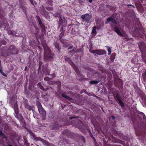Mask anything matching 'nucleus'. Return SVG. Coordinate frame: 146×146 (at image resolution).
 <instances>
[{"label": "nucleus", "mask_w": 146, "mask_h": 146, "mask_svg": "<svg viewBox=\"0 0 146 146\" xmlns=\"http://www.w3.org/2000/svg\"><path fill=\"white\" fill-rule=\"evenodd\" d=\"M54 54L52 53L50 49L45 50L44 53V60L48 61L52 60L54 58Z\"/></svg>", "instance_id": "f257e3e1"}, {"label": "nucleus", "mask_w": 146, "mask_h": 146, "mask_svg": "<svg viewBox=\"0 0 146 146\" xmlns=\"http://www.w3.org/2000/svg\"><path fill=\"white\" fill-rule=\"evenodd\" d=\"M36 104L40 113L43 119L44 120L46 116L45 111L43 109L41 104L39 101H36Z\"/></svg>", "instance_id": "f03ea898"}, {"label": "nucleus", "mask_w": 146, "mask_h": 146, "mask_svg": "<svg viewBox=\"0 0 146 146\" xmlns=\"http://www.w3.org/2000/svg\"><path fill=\"white\" fill-rule=\"evenodd\" d=\"M10 103L14 109L15 112L17 113L19 111V108L16 101V98L15 97H13L10 100Z\"/></svg>", "instance_id": "7ed1b4c3"}, {"label": "nucleus", "mask_w": 146, "mask_h": 146, "mask_svg": "<svg viewBox=\"0 0 146 146\" xmlns=\"http://www.w3.org/2000/svg\"><path fill=\"white\" fill-rule=\"evenodd\" d=\"M23 103H24V105L25 108L28 110L29 111H31L32 110L33 112V106H30L28 103V101L27 99L24 98L23 99Z\"/></svg>", "instance_id": "20e7f679"}, {"label": "nucleus", "mask_w": 146, "mask_h": 146, "mask_svg": "<svg viewBox=\"0 0 146 146\" xmlns=\"http://www.w3.org/2000/svg\"><path fill=\"white\" fill-rule=\"evenodd\" d=\"M36 18L37 19L39 25L40 26V28L41 29V31L42 33H45L46 31L45 27L44 25L42 22L40 17L39 16H36Z\"/></svg>", "instance_id": "39448f33"}, {"label": "nucleus", "mask_w": 146, "mask_h": 146, "mask_svg": "<svg viewBox=\"0 0 146 146\" xmlns=\"http://www.w3.org/2000/svg\"><path fill=\"white\" fill-rule=\"evenodd\" d=\"M14 115L16 118L19 119L20 120L21 122L24 123V125H26V123H25V121L21 114V113H19V111H18L17 113L16 112H15Z\"/></svg>", "instance_id": "423d86ee"}, {"label": "nucleus", "mask_w": 146, "mask_h": 146, "mask_svg": "<svg viewBox=\"0 0 146 146\" xmlns=\"http://www.w3.org/2000/svg\"><path fill=\"white\" fill-rule=\"evenodd\" d=\"M8 51L9 52L11 55L17 54V50L16 47L13 45H11L8 49Z\"/></svg>", "instance_id": "0eeeda50"}, {"label": "nucleus", "mask_w": 146, "mask_h": 146, "mask_svg": "<svg viewBox=\"0 0 146 146\" xmlns=\"http://www.w3.org/2000/svg\"><path fill=\"white\" fill-rule=\"evenodd\" d=\"M92 16L91 15H89L88 14H86L81 16V18L83 20V21L87 22L90 20Z\"/></svg>", "instance_id": "6e6552de"}, {"label": "nucleus", "mask_w": 146, "mask_h": 146, "mask_svg": "<svg viewBox=\"0 0 146 146\" xmlns=\"http://www.w3.org/2000/svg\"><path fill=\"white\" fill-rule=\"evenodd\" d=\"M67 21L65 20V18L62 16L61 17H60V18L59 24V25H66Z\"/></svg>", "instance_id": "1a4fd4ad"}, {"label": "nucleus", "mask_w": 146, "mask_h": 146, "mask_svg": "<svg viewBox=\"0 0 146 146\" xmlns=\"http://www.w3.org/2000/svg\"><path fill=\"white\" fill-rule=\"evenodd\" d=\"M42 72L45 75H49L50 70L48 69L46 65H43L42 66Z\"/></svg>", "instance_id": "9d476101"}, {"label": "nucleus", "mask_w": 146, "mask_h": 146, "mask_svg": "<svg viewBox=\"0 0 146 146\" xmlns=\"http://www.w3.org/2000/svg\"><path fill=\"white\" fill-rule=\"evenodd\" d=\"M139 47L141 52L143 51L146 52V45L143 42L139 45Z\"/></svg>", "instance_id": "9b49d317"}, {"label": "nucleus", "mask_w": 146, "mask_h": 146, "mask_svg": "<svg viewBox=\"0 0 146 146\" xmlns=\"http://www.w3.org/2000/svg\"><path fill=\"white\" fill-rule=\"evenodd\" d=\"M66 25H63L60 30V31L61 32L59 36L63 37L64 35V33L66 31Z\"/></svg>", "instance_id": "f8f14e48"}, {"label": "nucleus", "mask_w": 146, "mask_h": 146, "mask_svg": "<svg viewBox=\"0 0 146 146\" xmlns=\"http://www.w3.org/2000/svg\"><path fill=\"white\" fill-rule=\"evenodd\" d=\"M2 56L7 57L9 55H11L10 52L8 51V49L7 50H3L1 53Z\"/></svg>", "instance_id": "ddd939ff"}, {"label": "nucleus", "mask_w": 146, "mask_h": 146, "mask_svg": "<svg viewBox=\"0 0 146 146\" xmlns=\"http://www.w3.org/2000/svg\"><path fill=\"white\" fill-rule=\"evenodd\" d=\"M114 30L120 36H123V35L120 31V30L119 28L116 26H115L114 28Z\"/></svg>", "instance_id": "4468645a"}, {"label": "nucleus", "mask_w": 146, "mask_h": 146, "mask_svg": "<svg viewBox=\"0 0 146 146\" xmlns=\"http://www.w3.org/2000/svg\"><path fill=\"white\" fill-rule=\"evenodd\" d=\"M53 45L55 46V47L58 49V51L60 52V50L61 48L59 46V43H57L56 41H54L53 43Z\"/></svg>", "instance_id": "2eb2a0df"}, {"label": "nucleus", "mask_w": 146, "mask_h": 146, "mask_svg": "<svg viewBox=\"0 0 146 146\" xmlns=\"http://www.w3.org/2000/svg\"><path fill=\"white\" fill-rule=\"evenodd\" d=\"M73 26V27L72 28L71 31V33L72 34H74L76 32V30L75 29V27H76L77 28H78V27L77 25H69L68 26V29L69 28V27H70V26Z\"/></svg>", "instance_id": "dca6fc26"}, {"label": "nucleus", "mask_w": 146, "mask_h": 146, "mask_svg": "<svg viewBox=\"0 0 146 146\" xmlns=\"http://www.w3.org/2000/svg\"><path fill=\"white\" fill-rule=\"evenodd\" d=\"M31 134L35 141H41L42 138L39 137H36L35 135L33 133H31Z\"/></svg>", "instance_id": "f3484780"}, {"label": "nucleus", "mask_w": 146, "mask_h": 146, "mask_svg": "<svg viewBox=\"0 0 146 146\" xmlns=\"http://www.w3.org/2000/svg\"><path fill=\"white\" fill-rule=\"evenodd\" d=\"M107 21L108 22H109V21H111L113 23L115 24H117V22L115 20V19H114L113 18H112V17H109V18H108L107 19Z\"/></svg>", "instance_id": "a211bd4d"}, {"label": "nucleus", "mask_w": 146, "mask_h": 146, "mask_svg": "<svg viewBox=\"0 0 146 146\" xmlns=\"http://www.w3.org/2000/svg\"><path fill=\"white\" fill-rule=\"evenodd\" d=\"M134 34L135 35V36H141V35H140L139 30V29H135L134 32Z\"/></svg>", "instance_id": "6ab92c4d"}, {"label": "nucleus", "mask_w": 146, "mask_h": 146, "mask_svg": "<svg viewBox=\"0 0 146 146\" xmlns=\"http://www.w3.org/2000/svg\"><path fill=\"white\" fill-rule=\"evenodd\" d=\"M116 97H117V100L119 101V103H120V104L121 105V106H124V104L123 102L122 101V100L120 99V97L118 95H117V96H116Z\"/></svg>", "instance_id": "aec40b11"}, {"label": "nucleus", "mask_w": 146, "mask_h": 146, "mask_svg": "<svg viewBox=\"0 0 146 146\" xmlns=\"http://www.w3.org/2000/svg\"><path fill=\"white\" fill-rule=\"evenodd\" d=\"M61 96L67 99L68 100H72V98L69 97L67 95L65 94L64 93L62 94Z\"/></svg>", "instance_id": "412c9836"}, {"label": "nucleus", "mask_w": 146, "mask_h": 146, "mask_svg": "<svg viewBox=\"0 0 146 146\" xmlns=\"http://www.w3.org/2000/svg\"><path fill=\"white\" fill-rule=\"evenodd\" d=\"M100 81L99 80H92L90 81L89 83L90 84H97L100 82Z\"/></svg>", "instance_id": "4be33fe9"}, {"label": "nucleus", "mask_w": 146, "mask_h": 146, "mask_svg": "<svg viewBox=\"0 0 146 146\" xmlns=\"http://www.w3.org/2000/svg\"><path fill=\"white\" fill-rule=\"evenodd\" d=\"M97 27L96 26H94L93 28L92 31V35H96L97 33L96 30Z\"/></svg>", "instance_id": "5701e85b"}, {"label": "nucleus", "mask_w": 146, "mask_h": 146, "mask_svg": "<svg viewBox=\"0 0 146 146\" xmlns=\"http://www.w3.org/2000/svg\"><path fill=\"white\" fill-rule=\"evenodd\" d=\"M42 64H43V63L42 62H41V61H39V64H38L39 68L38 70V72H41V66H42Z\"/></svg>", "instance_id": "b1692460"}, {"label": "nucleus", "mask_w": 146, "mask_h": 146, "mask_svg": "<svg viewBox=\"0 0 146 146\" xmlns=\"http://www.w3.org/2000/svg\"><path fill=\"white\" fill-rule=\"evenodd\" d=\"M42 142L44 144H46L47 145V146H50V145H49L48 142L46 140L42 139L41 141H40ZM51 146H54L53 145H52Z\"/></svg>", "instance_id": "393cba45"}, {"label": "nucleus", "mask_w": 146, "mask_h": 146, "mask_svg": "<svg viewBox=\"0 0 146 146\" xmlns=\"http://www.w3.org/2000/svg\"><path fill=\"white\" fill-rule=\"evenodd\" d=\"M61 139L63 143H69L68 140L64 137H62Z\"/></svg>", "instance_id": "a878e982"}, {"label": "nucleus", "mask_w": 146, "mask_h": 146, "mask_svg": "<svg viewBox=\"0 0 146 146\" xmlns=\"http://www.w3.org/2000/svg\"><path fill=\"white\" fill-rule=\"evenodd\" d=\"M66 60L69 63L70 65H72L73 64V63L71 59L70 58H67L66 59Z\"/></svg>", "instance_id": "bb28decb"}, {"label": "nucleus", "mask_w": 146, "mask_h": 146, "mask_svg": "<svg viewBox=\"0 0 146 146\" xmlns=\"http://www.w3.org/2000/svg\"><path fill=\"white\" fill-rule=\"evenodd\" d=\"M0 136H1L3 138H5L6 140H7V138L6 137L3 133H2V131L0 130Z\"/></svg>", "instance_id": "cd10ccee"}, {"label": "nucleus", "mask_w": 146, "mask_h": 146, "mask_svg": "<svg viewBox=\"0 0 146 146\" xmlns=\"http://www.w3.org/2000/svg\"><path fill=\"white\" fill-rule=\"evenodd\" d=\"M106 6L107 8L109 9L111 11H113L114 9V8L113 7L109 5H107Z\"/></svg>", "instance_id": "c85d7f7f"}, {"label": "nucleus", "mask_w": 146, "mask_h": 146, "mask_svg": "<svg viewBox=\"0 0 146 146\" xmlns=\"http://www.w3.org/2000/svg\"><path fill=\"white\" fill-rule=\"evenodd\" d=\"M45 1H46V3L50 5H52L53 0H45Z\"/></svg>", "instance_id": "c756f323"}, {"label": "nucleus", "mask_w": 146, "mask_h": 146, "mask_svg": "<svg viewBox=\"0 0 146 146\" xmlns=\"http://www.w3.org/2000/svg\"><path fill=\"white\" fill-rule=\"evenodd\" d=\"M139 30L140 35H141V36L142 35V34H144V30L143 29L141 28L139 29Z\"/></svg>", "instance_id": "7c9ffc66"}, {"label": "nucleus", "mask_w": 146, "mask_h": 146, "mask_svg": "<svg viewBox=\"0 0 146 146\" xmlns=\"http://www.w3.org/2000/svg\"><path fill=\"white\" fill-rule=\"evenodd\" d=\"M62 37H60L59 36V39L60 41L63 44H64L66 42V41L63 38H62Z\"/></svg>", "instance_id": "2f4dec72"}, {"label": "nucleus", "mask_w": 146, "mask_h": 146, "mask_svg": "<svg viewBox=\"0 0 146 146\" xmlns=\"http://www.w3.org/2000/svg\"><path fill=\"white\" fill-rule=\"evenodd\" d=\"M19 1L20 6H21V7H22L23 9H26L25 8V7H24L22 5V4L24 2V0H19Z\"/></svg>", "instance_id": "473e14b6"}, {"label": "nucleus", "mask_w": 146, "mask_h": 146, "mask_svg": "<svg viewBox=\"0 0 146 146\" xmlns=\"http://www.w3.org/2000/svg\"><path fill=\"white\" fill-rule=\"evenodd\" d=\"M89 132L90 133V136L94 140V141L95 142L96 141V140L94 138V137L93 136V135L92 134L90 130H88Z\"/></svg>", "instance_id": "72a5a7b5"}, {"label": "nucleus", "mask_w": 146, "mask_h": 146, "mask_svg": "<svg viewBox=\"0 0 146 146\" xmlns=\"http://www.w3.org/2000/svg\"><path fill=\"white\" fill-rule=\"evenodd\" d=\"M54 83L55 84L59 86H60L61 84V83L60 81H56L54 82Z\"/></svg>", "instance_id": "f704fd0d"}, {"label": "nucleus", "mask_w": 146, "mask_h": 146, "mask_svg": "<svg viewBox=\"0 0 146 146\" xmlns=\"http://www.w3.org/2000/svg\"><path fill=\"white\" fill-rule=\"evenodd\" d=\"M107 48L108 49V55H110L111 53V48L109 46H107Z\"/></svg>", "instance_id": "c9c22d12"}, {"label": "nucleus", "mask_w": 146, "mask_h": 146, "mask_svg": "<svg viewBox=\"0 0 146 146\" xmlns=\"http://www.w3.org/2000/svg\"><path fill=\"white\" fill-rule=\"evenodd\" d=\"M69 53L72 54H74L75 53H76V51L74 49V48L72 50L69 51Z\"/></svg>", "instance_id": "e433bc0d"}, {"label": "nucleus", "mask_w": 146, "mask_h": 146, "mask_svg": "<svg viewBox=\"0 0 146 146\" xmlns=\"http://www.w3.org/2000/svg\"><path fill=\"white\" fill-rule=\"evenodd\" d=\"M69 46V44L66 42L64 44L63 47L66 48L68 47Z\"/></svg>", "instance_id": "4c0bfd02"}, {"label": "nucleus", "mask_w": 146, "mask_h": 146, "mask_svg": "<svg viewBox=\"0 0 146 146\" xmlns=\"http://www.w3.org/2000/svg\"><path fill=\"white\" fill-rule=\"evenodd\" d=\"M35 29L36 30V33H35V35L36 37L38 35V28L37 27H35Z\"/></svg>", "instance_id": "58836bf2"}, {"label": "nucleus", "mask_w": 146, "mask_h": 146, "mask_svg": "<svg viewBox=\"0 0 146 146\" xmlns=\"http://www.w3.org/2000/svg\"><path fill=\"white\" fill-rule=\"evenodd\" d=\"M62 16L60 14V13H57L54 15V17H58L60 18V17H61Z\"/></svg>", "instance_id": "ea45409f"}, {"label": "nucleus", "mask_w": 146, "mask_h": 146, "mask_svg": "<svg viewBox=\"0 0 146 146\" xmlns=\"http://www.w3.org/2000/svg\"><path fill=\"white\" fill-rule=\"evenodd\" d=\"M30 1L31 3L33 5L35 6L36 5V3L35 1L34 2V3L33 2V0H30Z\"/></svg>", "instance_id": "a19ab883"}, {"label": "nucleus", "mask_w": 146, "mask_h": 146, "mask_svg": "<svg viewBox=\"0 0 146 146\" xmlns=\"http://www.w3.org/2000/svg\"><path fill=\"white\" fill-rule=\"evenodd\" d=\"M0 72H1V74L4 76H7V75L5 74L4 72H3V71H2V70H0Z\"/></svg>", "instance_id": "79ce46f5"}, {"label": "nucleus", "mask_w": 146, "mask_h": 146, "mask_svg": "<svg viewBox=\"0 0 146 146\" xmlns=\"http://www.w3.org/2000/svg\"><path fill=\"white\" fill-rule=\"evenodd\" d=\"M106 90L105 88H104L102 89V90L101 91V93H106Z\"/></svg>", "instance_id": "37998d69"}, {"label": "nucleus", "mask_w": 146, "mask_h": 146, "mask_svg": "<svg viewBox=\"0 0 146 146\" xmlns=\"http://www.w3.org/2000/svg\"><path fill=\"white\" fill-rule=\"evenodd\" d=\"M46 9L48 11H50L52 10L53 7H46Z\"/></svg>", "instance_id": "c03bdc74"}, {"label": "nucleus", "mask_w": 146, "mask_h": 146, "mask_svg": "<svg viewBox=\"0 0 146 146\" xmlns=\"http://www.w3.org/2000/svg\"><path fill=\"white\" fill-rule=\"evenodd\" d=\"M73 67L76 72H77V71H78V68L75 65H74V66Z\"/></svg>", "instance_id": "a18cd8bd"}, {"label": "nucleus", "mask_w": 146, "mask_h": 146, "mask_svg": "<svg viewBox=\"0 0 146 146\" xmlns=\"http://www.w3.org/2000/svg\"><path fill=\"white\" fill-rule=\"evenodd\" d=\"M81 138L82 139V141L84 142H85V139L84 137L83 136H81Z\"/></svg>", "instance_id": "49530a36"}, {"label": "nucleus", "mask_w": 146, "mask_h": 146, "mask_svg": "<svg viewBox=\"0 0 146 146\" xmlns=\"http://www.w3.org/2000/svg\"><path fill=\"white\" fill-rule=\"evenodd\" d=\"M50 76L53 77V78H54L56 76V74L54 73H53L50 74Z\"/></svg>", "instance_id": "de8ad7c7"}, {"label": "nucleus", "mask_w": 146, "mask_h": 146, "mask_svg": "<svg viewBox=\"0 0 146 146\" xmlns=\"http://www.w3.org/2000/svg\"><path fill=\"white\" fill-rule=\"evenodd\" d=\"M49 78L47 77H44V79L45 80L48 81L49 80Z\"/></svg>", "instance_id": "09e8293b"}, {"label": "nucleus", "mask_w": 146, "mask_h": 146, "mask_svg": "<svg viewBox=\"0 0 146 146\" xmlns=\"http://www.w3.org/2000/svg\"><path fill=\"white\" fill-rule=\"evenodd\" d=\"M139 112L138 114H141L142 116H143V117L145 115H144V113H143V112Z\"/></svg>", "instance_id": "8fccbe9b"}, {"label": "nucleus", "mask_w": 146, "mask_h": 146, "mask_svg": "<svg viewBox=\"0 0 146 146\" xmlns=\"http://www.w3.org/2000/svg\"><path fill=\"white\" fill-rule=\"evenodd\" d=\"M119 82L120 83V84L121 85H122V80L119 79Z\"/></svg>", "instance_id": "3c124183"}, {"label": "nucleus", "mask_w": 146, "mask_h": 146, "mask_svg": "<svg viewBox=\"0 0 146 146\" xmlns=\"http://www.w3.org/2000/svg\"><path fill=\"white\" fill-rule=\"evenodd\" d=\"M40 88L42 90H45L44 88L43 87V86H41Z\"/></svg>", "instance_id": "603ef678"}, {"label": "nucleus", "mask_w": 146, "mask_h": 146, "mask_svg": "<svg viewBox=\"0 0 146 146\" xmlns=\"http://www.w3.org/2000/svg\"><path fill=\"white\" fill-rule=\"evenodd\" d=\"M81 51V49H79L78 50H77L76 51V53H77L80 52Z\"/></svg>", "instance_id": "864d4df0"}, {"label": "nucleus", "mask_w": 146, "mask_h": 146, "mask_svg": "<svg viewBox=\"0 0 146 146\" xmlns=\"http://www.w3.org/2000/svg\"><path fill=\"white\" fill-rule=\"evenodd\" d=\"M72 47H73L72 46H70V47H69V48H68V50H69L70 49L72 48Z\"/></svg>", "instance_id": "5fc2aeb1"}, {"label": "nucleus", "mask_w": 146, "mask_h": 146, "mask_svg": "<svg viewBox=\"0 0 146 146\" xmlns=\"http://www.w3.org/2000/svg\"><path fill=\"white\" fill-rule=\"evenodd\" d=\"M3 44L4 45H6V42L5 41H3Z\"/></svg>", "instance_id": "6e6d98bb"}, {"label": "nucleus", "mask_w": 146, "mask_h": 146, "mask_svg": "<svg viewBox=\"0 0 146 146\" xmlns=\"http://www.w3.org/2000/svg\"><path fill=\"white\" fill-rule=\"evenodd\" d=\"M113 119H114L115 118V117L114 116H112L111 117Z\"/></svg>", "instance_id": "4d7b16f0"}, {"label": "nucleus", "mask_w": 146, "mask_h": 146, "mask_svg": "<svg viewBox=\"0 0 146 146\" xmlns=\"http://www.w3.org/2000/svg\"><path fill=\"white\" fill-rule=\"evenodd\" d=\"M105 51L104 50L103 51L102 53L101 54H104L105 53Z\"/></svg>", "instance_id": "13d9d810"}, {"label": "nucleus", "mask_w": 146, "mask_h": 146, "mask_svg": "<svg viewBox=\"0 0 146 146\" xmlns=\"http://www.w3.org/2000/svg\"><path fill=\"white\" fill-rule=\"evenodd\" d=\"M88 0L89 1V2L90 3H91L92 2V1H93V0Z\"/></svg>", "instance_id": "bf43d9fd"}, {"label": "nucleus", "mask_w": 146, "mask_h": 146, "mask_svg": "<svg viewBox=\"0 0 146 146\" xmlns=\"http://www.w3.org/2000/svg\"><path fill=\"white\" fill-rule=\"evenodd\" d=\"M93 96L94 97H97V96H96L95 95V94H93Z\"/></svg>", "instance_id": "052dcab7"}, {"label": "nucleus", "mask_w": 146, "mask_h": 146, "mask_svg": "<svg viewBox=\"0 0 146 146\" xmlns=\"http://www.w3.org/2000/svg\"><path fill=\"white\" fill-rule=\"evenodd\" d=\"M68 31H66V34H68Z\"/></svg>", "instance_id": "680f3d73"}, {"label": "nucleus", "mask_w": 146, "mask_h": 146, "mask_svg": "<svg viewBox=\"0 0 146 146\" xmlns=\"http://www.w3.org/2000/svg\"><path fill=\"white\" fill-rule=\"evenodd\" d=\"M128 6H132V5H128Z\"/></svg>", "instance_id": "e2e57ef3"}, {"label": "nucleus", "mask_w": 146, "mask_h": 146, "mask_svg": "<svg viewBox=\"0 0 146 146\" xmlns=\"http://www.w3.org/2000/svg\"><path fill=\"white\" fill-rule=\"evenodd\" d=\"M76 118L75 117H72V118Z\"/></svg>", "instance_id": "0e129e2a"}, {"label": "nucleus", "mask_w": 146, "mask_h": 146, "mask_svg": "<svg viewBox=\"0 0 146 146\" xmlns=\"http://www.w3.org/2000/svg\"><path fill=\"white\" fill-rule=\"evenodd\" d=\"M9 145V146H12V145H10V144H9V145Z\"/></svg>", "instance_id": "69168bd1"}, {"label": "nucleus", "mask_w": 146, "mask_h": 146, "mask_svg": "<svg viewBox=\"0 0 146 146\" xmlns=\"http://www.w3.org/2000/svg\"><path fill=\"white\" fill-rule=\"evenodd\" d=\"M38 48L39 49H40V46H38Z\"/></svg>", "instance_id": "338daca9"}, {"label": "nucleus", "mask_w": 146, "mask_h": 146, "mask_svg": "<svg viewBox=\"0 0 146 146\" xmlns=\"http://www.w3.org/2000/svg\"><path fill=\"white\" fill-rule=\"evenodd\" d=\"M97 72H95V74H96V73H97Z\"/></svg>", "instance_id": "774afa93"}]
</instances>
